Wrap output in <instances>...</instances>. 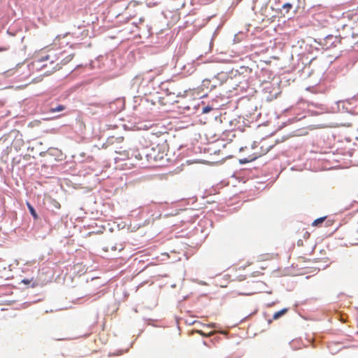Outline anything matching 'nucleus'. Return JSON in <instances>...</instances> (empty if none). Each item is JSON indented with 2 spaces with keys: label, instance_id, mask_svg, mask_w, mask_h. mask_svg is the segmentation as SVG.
<instances>
[{
  "label": "nucleus",
  "instance_id": "obj_1",
  "mask_svg": "<svg viewBox=\"0 0 358 358\" xmlns=\"http://www.w3.org/2000/svg\"><path fill=\"white\" fill-rule=\"evenodd\" d=\"M162 141V143H157L155 147L143 150V155H145L148 161H158L164 157L166 152V142L164 140Z\"/></svg>",
  "mask_w": 358,
  "mask_h": 358
},
{
  "label": "nucleus",
  "instance_id": "obj_2",
  "mask_svg": "<svg viewBox=\"0 0 358 358\" xmlns=\"http://www.w3.org/2000/svg\"><path fill=\"white\" fill-rule=\"evenodd\" d=\"M58 61V57L56 54H55L52 51H48V53L45 55H41V57L36 61L38 63V65L41 68H46L48 66H51L50 71H47V72H51L52 71H55L57 69V64L56 66H53V64Z\"/></svg>",
  "mask_w": 358,
  "mask_h": 358
},
{
  "label": "nucleus",
  "instance_id": "obj_3",
  "mask_svg": "<svg viewBox=\"0 0 358 358\" xmlns=\"http://www.w3.org/2000/svg\"><path fill=\"white\" fill-rule=\"evenodd\" d=\"M22 283L25 285L30 286L31 287H35L38 285V282L34 278L30 279H23L22 280Z\"/></svg>",
  "mask_w": 358,
  "mask_h": 358
},
{
  "label": "nucleus",
  "instance_id": "obj_4",
  "mask_svg": "<svg viewBox=\"0 0 358 358\" xmlns=\"http://www.w3.org/2000/svg\"><path fill=\"white\" fill-rule=\"evenodd\" d=\"M26 204H27V208H28L31 215L33 216L34 219L35 220H38V216L35 209L34 208V207L28 201H27Z\"/></svg>",
  "mask_w": 358,
  "mask_h": 358
},
{
  "label": "nucleus",
  "instance_id": "obj_5",
  "mask_svg": "<svg viewBox=\"0 0 358 358\" xmlns=\"http://www.w3.org/2000/svg\"><path fill=\"white\" fill-rule=\"evenodd\" d=\"M288 311V308H283L276 313H275L273 315V320H278L279 319L281 316L284 315L285 313H287V312Z\"/></svg>",
  "mask_w": 358,
  "mask_h": 358
},
{
  "label": "nucleus",
  "instance_id": "obj_6",
  "mask_svg": "<svg viewBox=\"0 0 358 358\" xmlns=\"http://www.w3.org/2000/svg\"><path fill=\"white\" fill-rule=\"evenodd\" d=\"M50 202L51 206L54 208H55V209H60L61 208L60 203L56 199H51Z\"/></svg>",
  "mask_w": 358,
  "mask_h": 358
},
{
  "label": "nucleus",
  "instance_id": "obj_7",
  "mask_svg": "<svg viewBox=\"0 0 358 358\" xmlns=\"http://www.w3.org/2000/svg\"><path fill=\"white\" fill-rule=\"evenodd\" d=\"M65 108L64 106L63 105H59L57 106V107L55 108H52L50 109V112L52 113H55V112H60V111H62L64 110Z\"/></svg>",
  "mask_w": 358,
  "mask_h": 358
},
{
  "label": "nucleus",
  "instance_id": "obj_8",
  "mask_svg": "<svg viewBox=\"0 0 358 358\" xmlns=\"http://www.w3.org/2000/svg\"><path fill=\"white\" fill-rule=\"evenodd\" d=\"M324 220H325V217L316 219L315 220L313 221V222L312 223V225L314 227H317L319 224H322L324 221Z\"/></svg>",
  "mask_w": 358,
  "mask_h": 358
},
{
  "label": "nucleus",
  "instance_id": "obj_9",
  "mask_svg": "<svg viewBox=\"0 0 358 358\" xmlns=\"http://www.w3.org/2000/svg\"><path fill=\"white\" fill-rule=\"evenodd\" d=\"M213 110V108L211 106H207L203 108L202 109V113L206 114L209 113Z\"/></svg>",
  "mask_w": 358,
  "mask_h": 358
},
{
  "label": "nucleus",
  "instance_id": "obj_10",
  "mask_svg": "<svg viewBox=\"0 0 358 358\" xmlns=\"http://www.w3.org/2000/svg\"><path fill=\"white\" fill-rule=\"evenodd\" d=\"M282 8L287 9V13L292 8V5L289 3H286L282 6Z\"/></svg>",
  "mask_w": 358,
  "mask_h": 358
},
{
  "label": "nucleus",
  "instance_id": "obj_11",
  "mask_svg": "<svg viewBox=\"0 0 358 358\" xmlns=\"http://www.w3.org/2000/svg\"><path fill=\"white\" fill-rule=\"evenodd\" d=\"M263 273L259 272V271H255V272H253L252 274H251V276H259L261 275H262Z\"/></svg>",
  "mask_w": 358,
  "mask_h": 358
},
{
  "label": "nucleus",
  "instance_id": "obj_12",
  "mask_svg": "<svg viewBox=\"0 0 358 358\" xmlns=\"http://www.w3.org/2000/svg\"><path fill=\"white\" fill-rule=\"evenodd\" d=\"M157 137V135L155 134H150V141H153L155 138Z\"/></svg>",
  "mask_w": 358,
  "mask_h": 358
},
{
  "label": "nucleus",
  "instance_id": "obj_13",
  "mask_svg": "<svg viewBox=\"0 0 358 358\" xmlns=\"http://www.w3.org/2000/svg\"><path fill=\"white\" fill-rule=\"evenodd\" d=\"M134 156L138 159H143V156H142L141 153H138L137 155H135Z\"/></svg>",
  "mask_w": 358,
  "mask_h": 358
},
{
  "label": "nucleus",
  "instance_id": "obj_14",
  "mask_svg": "<svg viewBox=\"0 0 358 358\" xmlns=\"http://www.w3.org/2000/svg\"><path fill=\"white\" fill-rule=\"evenodd\" d=\"M7 50H8L7 48H0V52L6 51Z\"/></svg>",
  "mask_w": 358,
  "mask_h": 358
},
{
  "label": "nucleus",
  "instance_id": "obj_15",
  "mask_svg": "<svg viewBox=\"0 0 358 358\" xmlns=\"http://www.w3.org/2000/svg\"><path fill=\"white\" fill-rule=\"evenodd\" d=\"M238 280H245V277H242V276H240V277H238Z\"/></svg>",
  "mask_w": 358,
  "mask_h": 358
},
{
  "label": "nucleus",
  "instance_id": "obj_16",
  "mask_svg": "<svg viewBox=\"0 0 358 358\" xmlns=\"http://www.w3.org/2000/svg\"><path fill=\"white\" fill-rule=\"evenodd\" d=\"M198 333H199L201 335L206 336L201 331H198Z\"/></svg>",
  "mask_w": 358,
  "mask_h": 358
},
{
  "label": "nucleus",
  "instance_id": "obj_17",
  "mask_svg": "<svg viewBox=\"0 0 358 358\" xmlns=\"http://www.w3.org/2000/svg\"><path fill=\"white\" fill-rule=\"evenodd\" d=\"M141 22H143V18H140L139 20Z\"/></svg>",
  "mask_w": 358,
  "mask_h": 358
},
{
  "label": "nucleus",
  "instance_id": "obj_18",
  "mask_svg": "<svg viewBox=\"0 0 358 358\" xmlns=\"http://www.w3.org/2000/svg\"><path fill=\"white\" fill-rule=\"evenodd\" d=\"M306 234H307L308 237H309L310 234L308 232H306Z\"/></svg>",
  "mask_w": 358,
  "mask_h": 358
},
{
  "label": "nucleus",
  "instance_id": "obj_19",
  "mask_svg": "<svg viewBox=\"0 0 358 358\" xmlns=\"http://www.w3.org/2000/svg\"><path fill=\"white\" fill-rule=\"evenodd\" d=\"M357 232H358V229H357Z\"/></svg>",
  "mask_w": 358,
  "mask_h": 358
}]
</instances>
